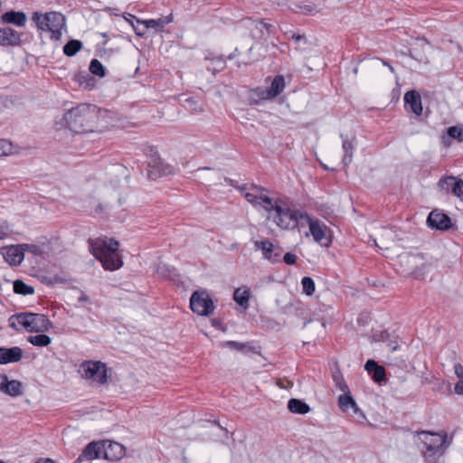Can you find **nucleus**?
<instances>
[{
    "label": "nucleus",
    "instance_id": "obj_11",
    "mask_svg": "<svg viewBox=\"0 0 463 463\" xmlns=\"http://www.w3.org/2000/svg\"><path fill=\"white\" fill-rule=\"evenodd\" d=\"M254 247L256 250H261L266 260L271 262L279 261L282 250L280 247L274 245L270 241H255Z\"/></svg>",
    "mask_w": 463,
    "mask_h": 463
},
{
    "label": "nucleus",
    "instance_id": "obj_22",
    "mask_svg": "<svg viewBox=\"0 0 463 463\" xmlns=\"http://www.w3.org/2000/svg\"><path fill=\"white\" fill-rule=\"evenodd\" d=\"M3 256L6 262L11 265H18L24 259V253L15 246H11L5 249Z\"/></svg>",
    "mask_w": 463,
    "mask_h": 463
},
{
    "label": "nucleus",
    "instance_id": "obj_36",
    "mask_svg": "<svg viewBox=\"0 0 463 463\" xmlns=\"http://www.w3.org/2000/svg\"><path fill=\"white\" fill-rule=\"evenodd\" d=\"M303 292L311 296L315 292V282L310 277H304L301 280Z\"/></svg>",
    "mask_w": 463,
    "mask_h": 463
},
{
    "label": "nucleus",
    "instance_id": "obj_51",
    "mask_svg": "<svg viewBox=\"0 0 463 463\" xmlns=\"http://www.w3.org/2000/svg\"><path fill=\"white\" fill-rule=\"evenodd\" d=\"M36 463H54V461L51 458L40 459Z\"/></svg>",
    "mask_w": 463,
    "mask_h": 463
},
{
    "label": "nucleus",
    "instance_id": "obj_4",
    "mask_svg": "<svg viewBox=\"0 0 463 463\" xmlns=\"http://www.w3.org/2000/svg\"><path fill=\"white\" fill-rule=\"evenodd\" d=\"M32 20L39 30L49 32L51 33L50 37L53 41H60L62 31L66 28L65 16L58 12L46 14L34 12Z\"/></svg>",
    "mask_w": 463,
    "mask_h": 463
},
{
    "label": "nucleus",
    "instance_id": "obj_46",
    "mask_svg": "<svg viewBox=\"0 0 463 463\" xmlns=\"http://www.w3.org/2000/svg\"><path fill=\"white\" fill-rule=\"evenodd\" d=\"M455 392L458 394H463V380H459L455 385Z\"/></svg>",
    "mask_w": 463,
    "mask_h": 463
},
{
    "label": "nucleus",
    "instance_id": "obj_17",
    "mask_svg": "<svg viewBox=\"0 0 463 463\" xmlns=\"http://www.w3.org/2000/svg\"><path fill=\"white\" fill-rule=\"evenodd\" d=\"M405 107L408 110L420 116L422 113L420 95L416 90L407 91L404 95Z\"/></svg>",
    "mask_w": 463,
    "mask_h": 463
},
{
    "label": "nucleus",
    "instance_id": "obj_34",
    "mask_svg": "<svg viewBox=\"0 0 463 463\" xmlns=\"http://www.w3.org/2000/svg\"><path fill=\"white\" fill-rule=\"evenodd\" d=\"M281 203L282 201H274L272 198L266 194L260 207L267 211L271 217V215L275 213L277 206H279Z\"/></svg>",
    "mask_w": 463,
    "mask_h": 463
},
{
    "label": "nucleus",
    "instance_id": "obj_54",
    "mask_svg": "<svg viewBox=\"0 0 463 463\" xmlns=\"http://www.w3.org/2000/svg\"><path fill=\"white\" fill-rule=\"evenodd\" d=\"M211 168L210 167H203V168H199L198 171L200 170H210Z\"/></svg>",
    "mask_w": 463,
    "mask_h": 463
},
{
    "label": "nucleus",
    "instance_id": "obj_43",
    "mask_svg": "<svg viewBox=\"0 0 463 463\" xmlns=\"http://www.w3.org/2000/svg\"><path fill=\"white\" fill-rule=\"evenodd\" d=\"M377 367H380V365H378L377 363L373 360H368L364 365L365 370L369 373H372L373 370L376 369Z\"/></svg>",
    "mask_w": 463,
    "mask_h": 463
},
{
    "label": "nucleus",
    "instance_id": "obj_9",
    "mask_svg": "<svg viewBox=\"0 0 463 463\" xmlns=\"http://www.w3.org/2000/svg\"><path fill=\"white\" fill-rule=\"evenodd\" d=\"M190 307L199 316H210L214 310V305L207 292L195 291L190 298Z\"/></svg>",
    "mask_w": 463,
    "mask_h": 463
},
{
    "label": "nucleus",
    "instance_id": "obj_29",
    "mask_svg": "<svg viewBox=\"0 0 463 463\" xmlns=\"http://www.w3.org/2000/svg\"><path fill=\"white\" fill-rule=\"evenodd\" d=\"M251 24H254L255 30L258 31V34L253 33V37L255 38L269 36L270 34V29L273 27L270 24H267L263 21H255Z\"/></svg>",
    "mask_w": 463,
    "mask_h": 463
},
{
    "label": "nucleus",
    "instance_id": "obj_6",
    "mask_svg": "<svg viewBox=\"0 0 463 463\" xmlns=\"http://www.w3.org/2000/svg\"><path fill=\"white\" fill-rule=\"evenodd\" d=\"M302 213L298 211L290 210L286 203L282 202L279 206H277L275 213L271 215L274 222L281 229L291 230L295 229L298 225H304L300 220L299 215Z\"/></svg>",
    "mask_w": 463,
    "mask_h": 463
},
{
    "label": "nucleus",
    "instance_id": "obj_30",
    "mask_svg": "<svg viewBox=\"0 0 463 463\" xmlns=\"http://www.w3.org/2000/svg\"><path fill=\"white\" fill-rule=\"evenodd\" d=\"M82 48V43L79 40H71L63 46V53L71 57Z\"/></svg>",
    "mask_w": 463,
    "mask_h": 463
},
{
    "label": "nucleus",
    "instance_id": "obj_12",
    "mask_svg": "<svg viewBox=\"0 0 463 463\" xmlns=\"http://www.w3.org/2000/svg\"><path fill=\"white\" fill-rule=\"evenodd\" d=\"M285 88V80L281 75H278L274 78L271 82V85L267 90H256L253 91L260 99H268L271 98H275L279 95Z\"/></svg>",
    "mask_w": 463,
    "mask_h": 463
},
{
    "label": "nucleus",
    "instance_id": "obj_21",
    "mask_svg": "<svg viewBox=\"0 0 463 463\" xmlns=\"http://www.w3.org/2000/svg\"><path fill=\"white\" fill-rule=\"evenodd\" d=\"M2 20L6 24L23 27L26 24L27 17L23 12L9 11L2 14Z\"/></svg>",
    "mask_w": 463,
    "mask_h": 463
},
{
    "label": "nucleus",
    "instance_id": "obj_49",
    "mask_svg": "<svg viewBox=\"0 0 463 463\" xmlns=\"http://www.w3.org/2000/svg\"><path fill=\"white\" fill-rule=\"evenodd\" d=\"M388 346L390 347V349H391L392 351H396V350L398 349V347H399V345H398V344H396V343H394V342H392V341H391V342L388 344Z\"/></svg>",
    "mask_w": 463,
    "mask_h": 463
},
{
    "label": "nucleus",
    "instance_id": "obj_20",
    "mask_svg": "<svg viewBox=\"0 0 463 463\" xmlns=\"http://www.w3.org/2000/svg\"><path fill=\"white\" fill-rule=\"evenodd\" d=\"M338 406L345 412L348 411L349 409H352L353 412L355 414L361 412L359 407L357 406V404H356L354 399L353 398V396L351 395L350 392L347 393L339 395Z\"/></svg>",
    "mask_w": 463,
    "mask_h": 463
},
{
    "label": "nucleus",
    "instance_id": "obj_58",
    "mask_svg": "<svg viewBox=\"0 0 463 463\" xmlns=\"http://www.w3.org/2000/svg\"><path fill=\"white\" fill-rule=\"evenodd\" d=\"M0 463H4L2 460H0Z\"/></svg>",
    "mask_w": 463,
    "mask_h": 463
},
{
    "label": "nucleus",
    "instance_id": "obj_23",
    "mask_svg": "<svg viewBox=\"0 0 463 463\" xmlns=\"http://www.w3.org/2000/svg\"><path fill=\"white\" fill-rule=\"evenodd\" d=\"M223 346L229 347L231 349L236 350L242 354H250V353H257L256 347L251 345V343H240L236 341H227L223 343Z\"/></svg>",
    "mask_w": 463,
    "mask_h": 463
},
{
    "label": "nucleus",
    "instance_id": "obj_53",
    "mask_svg": "<svg viewBox=\"0 0 463 463\" xmlns=\"http://www.w3.org/2000/svg\"><path fill=\"white\" fill-rule=\"evenodd\" d=\"M383 64L386 66H389L391 71H393V68L392 66H390L388 62L384 61Z\"/></svg>",
    "mask_w": 463,
    "mask_h": 463
},
{
    "label": "nucleus",
    "instance_id": "obj_38",
    "mask_svg": "<svg viewBox=\"0 0 463 463\" xmlns=\"http://www.w3.org/2000/svg\"><path fill=\"white\" fill-rule=\"evenodd\" d=\"M184 106L185 109L195 112L203 110L201 105L194 98H186L184 100Z\"/></svg>",
    "mask_w": 463,
    "mask_h": 463
},
{
    "label": "nucleus",
    "instance_id": "obj_8",
    "mask_svg": "<svg viewBox=\"0 0 463 463\" xmlns=\"http://www.w3.org/2000/svg\"><path fill=\"white\" fill-rule=\"evenodd\" d=\"M300 220L308 225L309 232L318 244L323 247H328L331 244V235L329 228L320 220L312 218L307 213L299 215Z\"/></svg>",
    "mask_w": 463,
    "mask_h": 463
},
{
    "label": "nucleus",
    "instance_id": "obj_18",
    "mask_svg": "<svg viewBox=\"0 0 463 463\" xmlns=\"http://www.w3.org/2000/svg\"><path fill=\"white\" fill-rule=\"evenodd\" d=\"M0 391L13 397L23 394V384L17 380H8L7 376L3 377L0 383Z\"/></svg>",
    "mask_w": 463,
    "mask_h": 463
},
{
    "label": "nucleus",
    "instance_id": "obj_2",
    "mask_svg": "<svg viewBox=\"0 0 463 463\" xmlns=\"http://www.w3.org/2000/svg\"><path fill=\"white\" fill-rule=\"evenodd\" d=\"M418 437L420 440V449L426 460L442 455L452 441V436L449 437L446 432L420 431Z\"/></svg>",
    "mask_w": 463,
    "mask_h": 463
},
{
    "label": "nucleus",
    "instance_id": "obj_52",
    "mask_svg": "<svg viewBox=\"0 0 463 463\" xmlns=\"http://www.w3.org/2000/svg\"><path fill=\"white\" fill-rule=\"evenodd\" d=\"M135 31H136V33H137V35H140V36H141V35H143V34L145 33L144 32H138V31H137V29H135Z\"/></svg>",
    "mask_w": 463,
    "mask_h": 463
},
{
    "label": "nucleus",
    "instance_id": "obj_47",
    "mask_svg": "<svg viewBox=\"0 0 463 463\" xmlns=\"http://www.w3.org/2000/svg\"><path fill=\"white\" fill-rule=\"evenodd\" d=\"M78 301H79L80 303L89 302V301H90V298H89V297H88L85 293H83V292H82V293L80 294V298H79Z\"/></svg>",
    "mask_w": 463,
    "mask_h": 463
},
{
    "label": "nucleus",
    "instance_id": "obj_26",
    "mask_svg": "<svg viewBox=\"0 0 463 463\" xmlns=\"http://www.w3.org/2000/svg\"><path fill=\"white\" fill-rule=\"evenodd\" d=\"M341 137L343 138L342 147L344 150L343 164L347 166L352 162L354 147L352 141L345 138L343 135H341Z\"/></svg>",
    "mask_w": 463,
    "mask_h": 463
},
{
    "label": "nucleus",
    "instance_id": "obj_48",
    "mask_svg": "<svg viewBox=\"0 0 463 463\" xmlns=\"http://www.w3.org/2000/svg\"><path fill=\"white\" fill-rule=\"evenodd\" d=\"M387 337H388V334L386 332H382L381 335H379V337H377V335H375V339L377 341H384Z\"/></svg>",
    "mask_w": 463,
    "mask_h": 463
},
{
    "label": "nucleus",
    "instance_id": "obj_14",
    "mask_svg": "<svg viewBox=\"0 0 463 463\" xmlns=\"http://www.w3.org/2000/svg\"><path fill=\"white\" fill-rule=\"evenodd\" d=\"M427 222L430 227L440 231H446L451 227L450 218L447 214L438 211H432L429 214Z\"/></svg>",
    "mask_w": 463,
    "mask_h": 463
},
{
    "label": "nucleus",
    "instance_id": "obj_55",
    "mask_svg": "<svg viewBox=\"0 0 463 463\" xmlns=\"http://www.w3.org/2000/svg\"><path fill=\"white\" fill-rule=\"evenodd\" d=\"M250 104H257V100H250Z\"/></svg>",
    "mask_w": 463,
    "mask_h": 463
},
{
    "label": "nucleus",
    "instance_id": "obj_5",
    "mask_svg": "<svg viewBox=\"0 0 463 463\" xmlns=\"http://www.w3.org/2000/svg\"><path fill=\"white\" fill-rule=\"evenodd\" d=\"M95 118V107L80 104L72 108L65 114L68 128L75 133L90 131V123Z\"/></svg>",
    "mask_w": 463,
    "mask_h": 463
},
{
    "label": "nucleus",
    "instance_id": "obj_45",
    "mask_svg": "<svg viewBox=\"0 0 463 463\" xmlns=\"http://www.w3.org/2000/svg\"><path fill=\"white\" fill-rule=\"evenodd\" d=\"M454 373L459 380H463V366L460 364H456L454 365Z\"/></svg>",
    "mask_w": 463,
    "mask_h": 463
},
{
    "label": "nucleus",
    "instance_id": "obj_31",
    "mask_svg": "<svg viewBox=\"0 0 463 463\" xmlns=\"http://www.w3.org/2000/svg\"><path fill=\"white\" fill-rule=\"evenodd\" d=\"M27 341L33 345L43 347L49 345L52 342V339L47 335L40 334L36 335H30L27 338Z\"/></svg>",
    "mask_w": 463,
    "mask_h": 463
},
{
    "label": "nucleus",
    "instance_id": "obj_56",
    "mask_svg": "<svg viewBox=\"0 0 463 463\" xmlns=\"http://www.w3.org/2000/svg\"><path fill=\"white\" fill-rule=\"evenodd\" d=\"M233 57V54L229 55V59H232Z\"/></svg>",
    "mask_w": 463,
    "mask_h": 463
},
{
    "label": "nucleus",
    "instance_id": "obj_42",
    "mask_svg": "<svg viewBox=\"0 0 463 463\" xmlns=\"http://www.w3.org/2000/svg\"><path fill=\"white\" fill-rule=\"evenodd\" d=\"M297 256L293 253H290V252H288L284 255L283 257V260L288 264V265H293L296 263L297 261Z\"/></svg>",
    "mask_w": 463,
    "mask_h": 463
},
{
    "label": "nucleus",
    "instance_id": "obj_40",
    "mask_svg": "<svg viewBox=\"0 0 463 463\" xmlns=\"http://www.w3.org/2000/svg\"><path fill=\"white\" fill-rule=\"evenodd\" d=\"M452 193L458 197L461 201H463V180L458 179L454 182V187Z\"/></svg>",
    "mask_w": 463,
    "mask_h": 463
},
{
    "label": "nucleus",
    "instance_id": "obj_33",
    "mask_svg": "<svg viewBox=\"0 0 463 463\" xmlns=\"http://www.w3.org/2000/svg\"><path fill=\"white\" fill-rule=\"evenodd\" d=\"M14 291L17 294L27 296L33 294L34 289L32 286H29L24 281L17 279L14 282Z\"/></svg>",
    "mask_w": 463,
    "mask_h": 463
},
{
    "label": "nucleus",
    "instance_id": "obj_44",
    "mask_svg": "<svg viewBox=\"0 0 463 463\" xmlns=\"http://www.w3.org/2000/svg\"><path fill=\"white\" fill-rule=\"evenodd\" d=\"M9 150V144L5 140H0V156L6 155Z\"/></svg>",
    "mask_w": 463,
    "mask_h": 463
},
{
    "label": "nucleus",
    "instance_id": "obj_3",
    "mask_svg": "<svg viewBox=\"0 0 463 463\" xmlns=\"http://www.w3.org/2000/svg\"><path fill=\"white\" fill-rule=\"evenodd\" d=\"M8 321L12 328L19 330L18 326H20L28 332H45L52 326L47 316L38 313H16L11 316Z\"/></svg>",
    "mask_w": 463,
    "mask_h": 463
},
{
    "label": "nucleus",
    "instance_id": "obj_35",
    "mask_svg": "<svg viewBox=\"0 0 463 463\" xmlns=\"http://www.w3.org/2000/svg\"><path fill=\"white\" fill-rule=\"evenodd\" d=\"M90 71L92 74L97 75V76H99L100 78H102V77H104L106 75V69L101 64V62L99 60H97V59H93L90 61Z\"/></svg>",
    "mask_w": 463,
    "mask_h": 463
},
{
    "label": "nucleus",
    "instance_id": "obj_7",
    "mask_svg": "<svg viewBox=\"0 0 463 463\" xmlns=\"http://www.w3.org/2000/svg\"><path fill=\"white\" fill-rule=\"evenodd\" d=\"M79 373L86 380H91L93 383L104 384L108 381V369L104 363L100 361H84L80 364Z\"/></svg>",
    "mask_w": 463,
    "mask_h": 463
},
{
    "label": "nucleus",
    "instance_id": "obj_13",
    "mask_svg": "<svg viewBox=\"0 0 463 463\" xmlns=\"http://www.w3.org/2000/svg\"><path fill=\"white\" fill-rule=\"evenodd\" d=\"M245 199L254 207H260L266 195V189L262 186L252 184L248 190L241 188Z\"/></svg>",
    "mask_w": 463,
    "mask_h": 463
},
{
    "label": "nucleus",
    "instance_id": "obj_37",
    "mask_svg": "<svg viewBox=\"0 0 463 463\" xmlns=\"http://www.w3.org/2000/svg\"><path fill=\"white\" fill-rule=\"evenodd\" d=\"M333 380L335 382V386L343 392V394L347 393L350 392L349 387L345 381L344 380L343 376L341 374H334Z\"/></svg>",
    "mask_w": 463,
    "mask_h": 463
},
{
    "label": "nucleus",
    "instance_id": "obj_27",
    "mask_svg": "<svg viewBox=\"0 0 463 463\" xmlns=\"http://www.w3.org/2000/svg\"><path fill=\"white\" fill-rule=\"evenodd\" d=\"M250 290L248 288H237L233 293L234 301L241 307L247 308L249 305Z\"/></svg>",
    "mask_w": 463,
    "mask_h": 463
},
{
    "label": "nucleus",
    "instance_id": "obj_15",
    "mask_svg": "<svg viewBox=\"0 0 463 463\" xmlns=\"http://www.w3.org/2000/svg\"><path fill=\"white\" fill-rule=\"evenodd\" d=\"M23 354L24 351L19 346L0 347V364L19 362L23 358Z\"/></svg>",
    "mask_w": 463,
    "mask_h": 463
},
{
    "label": "nucleus",
    "instance_id": "obj_1",
    "mask_svg": "<svg viewBox=\"0 0 463 463\" xmlns=\"http://www.w3.org/2000/svg\"><path fill=\"white\" fill-rule=\"evenodd\" d=\"M90 250L103 268L109 270L119 269L123 262L118 255L119 243L114 239H90Z\"/></svg>",
    "mask_w": 463,
    "mask_h": 463
},
{
    "label": "nucleus",
    "instance_id": "obj_41",
    "mask_svg": "<svg viewBox=\"0 0 463 463\" xmlns=\"http://www.w3.org/2000/svg\"><path fill=\"white\" fill-rule=\"evenodd\" d=\"M371 374H372V378L375 382L380 383L385 377V370L383 366H380V367H377L376 369H374Z\"/></svg>",
    "mask_w": 463,
    "mask_h": 463
},
{
    "label": "nucleus",
    "instance_id": "obj_50",
    "mask_svg": "<svg viewBox=\"0 0 463 463\" xmlns=\"http://www.w3.org/2000/svg\"><path fill=\"white\" fill-rule=\"evenodd\" d=\"M292 39H293V40H295V41H297V42H298V41H300V40H305L306 38H305V36H304V35H302V34H296V33H294V34L292 35Z\"/></svg>",
    "mask_w": 463,
    "mask_h": 463
},
{
    "label": "nucleus",
    "instance_id": "obj_57",
    "mask_svg": "<svg viewBox=\"0 0 463 463\" xmlns=\"http://www.w3.org/2000/svg\"><path fill=\"white\" fill-rule=\"evenodd\" d=\"M427 463H439V462H436V461H435V462H430V461H429V462H427Z\"/></svg>",
    "mask_w": 463,
    "mask_h": 463
},
{
    "label": "nucleus",
    "instance_id": "obj_32",
    "mask_svg": "<svg viewBox=\"0 0 463 463\" xmlns=\"http://www.w3.org/2000/svg\"><path fill=\"white\" fill-rule=\"evenodd\" d=\"M457 181V178L455 176L449 175L442 177L439 183L438 186L441 192H444L445 194H449L450 191H453L454 187V182Z\"/></svg>",
    "mask_w": 463,
    "mask_h": 463
},
{
    "label": "nucleus",
    "instance_id": "obj_39",
    "mask_svg": "<svg viewBox=\"0 0 463 463\" xmlns=\"http://www.w3.org/2000/svg\"><path fill=\"white\" fill-rule=\"evenodd\" d=\"M448 135L454 139L463 141V127L455 126L449 128Z\"/></svg>",
    "mask_w": 463,
    "mask_h": 463
},
{
    "label": "nucleus",
    "instance_id": "obj_25",
    "mask_svg": "<svg viewBox=\"0 0 463 463\" xmlns=\"http://www.w3.org/2000/svg\"><path fill=\"white\" fill-rule=\"evenodd\" d=\"M288 409L292 413L306 414L310 411V407L305 402L298 399H290L288 402Z\"/></svg>",
    "mask_w": 463,
    "mask_h": 463
},
{
    "label": "nucleus",
    "instance_id": "obj_19",
    "mask_svg": "<svg viewBox=\"0 0 463 463\" xmlns=\"http://www.w3.org/2000/svg\"><path fill=\"white\" fill-rule=\"evenodd\" d=\"M124 455L123 447L117 442H105L104 458L108 460H118Z\"/></svg>",
    "mask_w": 463,
    "mask_h": 463
},
{
    "label": "nucleus",
    "instance_id": "obj_10",
    "mask_svg": "<svg viewBox=\"0 0 463 463\" xmlns=\"http://www.w3.org/2000/svg\"><path fill=\"white\" fill-rule=\"evenodd\" d=\"M105 442L89 443L74 463H90L95 458H104Z\"/></svg>",
    "mask_w": 463,
    "mask_h": 463
},
{
    "label": "nucleus",
    "instance_id": "obj_16",
    "mask_svg": "<svg viewBox=\"0 0 463 463\" xmlns=\"http://www.w3.org/2000/svg\"><path fill=\"white\" fill-rule=\"evenodd\" d=\"M22 43L21 33L11 27L0 29L1 46H19Z\"/></svg>",
    "mask_w": 463,
    "mask_h": 463
},
{
    "label": "nucleus",
    "instance_id": "obj_24",
    "mask_svg": "<svg viewBox=\"0 0 463 463\" xmlns=\"http://www.w3.org/2000/svg\"><path fill=\"white\" fill-rule=\"evenodd\" d=\"M291 7L293 11H299L304 14H315L320 11V7L311 2H296Z\"/></svg>",
    "mask_w": 463,
    "mask_h": 463
},
{
    "label": "nucleus",
    "instance_id": "obj_28",
    "mask_svg": "<svg viewBox=\"0 0 463 463\" xmlns=\"http://www.w3.org/2000/svg\"><path fill=\"white\" fill-rule=\"evenodd\" d=\"M171 19L169 17L165 18H159V19H150L146 21H140L137 20L138 23L144 24L145 27L146 29L152 28L155 29L156 32L163 30L165 24L169 23Z\"/></svg>",
    "mask_w": 463,
    "mask_h": 463
}]
</instances>
